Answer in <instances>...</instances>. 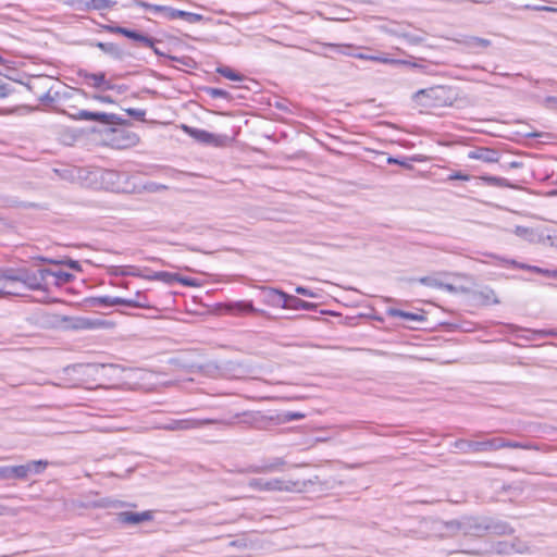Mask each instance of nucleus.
Returning a JSON list of instances; mask_svg holds the SVG:
<instances>
[{
    "label": "nucleus",
    "instance_id": "obj_1",
    "mask_svg": "<svg viewBox=\"0 0 557 557\" xmlns=\"http://www.w3.org/2000/svg\"><path fill=\"white\" fill-rule=\"evenodd\" d=\"M49 272L44 268H7L0 270V282L9 288L5 293L21 295L17 287L26 290L47 292L49 287Z\"/></svg>",
    "mask_w": 557,
    "mask_h": 557
},
{
    "label": "nucleus",
    "instance_id": "obj_2",
    "mask_svg": "<svg viewBox=\"0 0 557 557\" xmlns=\"http://www.w3.org/2000/svg\"><path fill=\"white\" fill-rule=\"evenodd\" d=\"M216 424H222L224 426H232L236 423L245 424L250 428L257 430H267L274 422V416H267L261 411H244L242 413H236L230 420H219Z\"/></svg>",
    "mask_w": 557,
    "mask_h": 557
},
{
    "label": "nucleus",
    "instance_id": "obj_3",
    "mask_svg": "<svg viewBox=\"0 0 557 557\" xmlns=\"http://www.w3.org/2000/svg\"><path fill=\"white\" fill-rule=\"evenodd\" d=\"M251 488L259 491H280V492H302L306 483L301 481H292L284 479H251L248 483Z\"/></svg>",
    "mask_w": 557,
    "mask_h": 557
},
{
    "label": "nucleus",
    "instance_id": "obj_4",
    "mask_svg": "<svg viewBox=\"0 0 557 557\" xmlns=\"http://www.w3.org/2000/svg\"><path fill=\"white\" fill-rule=\"evenodd\" d=\"M48 462L42 460L30 461L26 465L0 467V480H24L29 473H40Z\"/></svg>",
    "mask_w": 557,
    "mask_h": 557
},
{
    "label": "nucleus",
    "instance_id": "obj_5",
    "mask_svg": "<svg viewBox=\"0 0 557 557\" xmlns=\"http://www.w3.org/2000/svg\"><path fill=\"white\" fill-rule=\"evenodd\" d=\"M269 299L272 305L278 306L285 309L294 310H312L315 308V304L305 301L298 297L288 295L282 290L270 288Z\"/></svg>",
    "mask_w": 557,
    "mask_h": 557
},
{
    "label": "nucleus",
    "instance_id": "obj_6",
    "mask_svg": "<svg viewBox=\"0 0 557 557\" xmlns=\"http://www.w3.org/2000/svg\"><path fill=\"white\" fill-rule=\"evenodd\" d=\"M182 129L196 141L208 146L223 147L226 145L228 139L225 135L213 134L208 131L191 127L185 124L182 125Z\"/></svg>",
    "mask_w": 557,
    "mask_h": 557
},
{
    "label": "nucleus",
    "instance_id": "obj_7",
    "mask_svg": "<svg viewBox=\"0 0 557 557\" xmlns=\"http://www.w3.org/2000/svg\"><path fill=\"white\" fill-rule=\"evenodd\" d=\"M218 422V419L186 418L180 420H171L169 423L160 425L159 429L168 431H186L191 429H199L207 424H215Z\"/></svg>",
    "mask_w": 557,
    "mask_h": 557
},
{
    "label": "nucleus",
    "instance_id": "obj_8",
    "mask_svg": "<svg viewBox=\"0 0 557 557\" xmlns=\"http://www.w3.org/2000/svg\"><path fill=\"white\" fill-rule=\"evenodd\" d=\"M91 304L95 306L113 307V306H126L131 308L150 309L151 305L137 301L133 299H126L121 297L99 296L91 299Z\"/></svg>",
    "mask_w": 557,
    "mask_h": 557
},
{
    "label": "nucleus",
    "instance_id": "obj_9",
    "mask_svg": "<svg viewBox=\"0 0 557 557\" xmlns=\"http://www.w3.org/2000/svg\"><path fill=\"white\" fill-rule=\"evenodd\" d=\"M487 517L461 518V533L463 535L483 536L487 533Z\"/></svg>",
    "mask_w": 557,
    "mask_h": 557
},
{
    "label": "nucleus",
    "instance_id": "obj_10",
    "mask_svg": "<svg viewBox=\"0 0 557 557\" xmlns=\"http://www.w3.org/2000/svg\"><path fill=\"white\" fill-rule=\"evenodd\" d=\"M78 76L84 78L86 83L91 85L92 87L101 90H111L113 89V85L106 79V74L103 72L99 73H89L85 70H81L78 72Z\"/></svg>",
    "mask_w": 557,
    "mask_h": 557
},
{
    "label": "nucleus",
    "instance_id": "obj_11",
    "mask_svg": "<svg viewBox=\"0 0 557 557\" xmlns=\"http://www.w3.org/2000/svg\"><path fill=\"white\" fill-rule=\"evenodd\" d=\"M152 518L153 515L150 510L143 512L122 511L117 513V520L123 524H139L145 521H150Z\"/></svg>",
    "mask_w": 557,
    "mask_h": 557
},
{
    "label": "nucleus",
    "instance_id": "obj_12",
    "mask_svg": "<svg viewBox=\"0 0 557 557\" xmlns=\"http://www.w3.org/2000/svg\"><path fill=\"white\" fill-rule=\"evenodd\" d=\"M468 158L472 160H481L485 163H495L499 160V153L494 149L480 147L469 151Z\"/></svg>",
    "mask_w": 557,
    "mask_h": 557
},
{
    "label": "nucleus",
    "instance_id": "obj_13",
    "mask_svg": "<svg viewBox=\"0 0 557 557\" xmlns=\"http://www.w3.org/2000/svg\"><path fill=\"white\" fill-rule=\"evenodd\" d=\"M487 533L495 535H509L513 533V528L506 521L487 517Z\"/></svg>",
    "mask_w": 557,
    "mask_h": 557
},
{
    "label": "nucleus",
    "instance_id": "obj_14",
    "mask_svg": "<svg viewBox=\"0 0 557 557\" xmlns=\"http://www.w3.org/2000/svg\"><path fill=\"white\" fill-rule=\"evenodd\" d=\"M444 91L442 87L421 89L414 94L413 98L422 106H433L432 100L438 99Z\"/></svg>",
    "mask_w": 557,
    "mask_h": 557
},
{
    "label": "nucleus",
    "instance_id": "obj_15",
    "mask_svg": "<svg viewBox=\"0 0 557 557\" xmlns=\"http://www.w3.org/2000/svg\"><path fill=\"white\" fill-rule=\"evenodd\" d=\"M454 447L461 453H480L487 451V441L475 442V441H466L458 440L454 443Z\"/></svg>",
    "mask_w": 557,
    "mask_h": 557
},
{
    "label": "nucleus",
    "instance_id": "obj_16",
    "mask_svg": "<svg viewBox=\"0 0 557 557\" xmlns=\"http://www.w3.org/2000/svg\"><path fill=\"white\" fill-rule=\"evenodd\" d=\"M72 3L87 10H108L111 9L115 2L111 0H72Z\"/></svg>",
    "mask_w": 557,
    "mask_h": 557
},
{
    "label": "nucleus",
    "instance_id": "obj_17",
    "mask_svg": "<svg viewBox=\"0 0 557 557\" xmlns=\"http://www.w3.org/2000/svg\"><path fill=\"white\" fill-rule=\"evenodd\" d=\"M158 277H159L160 282H163L169 285H172L175 282H180L184 286H195L196 285V283L193 278L182 277L176 273L160 271V272H158Z\"/></svg>",
    "mask_w": 557,
    "mask_h": 557
},
{
    "label": "nucleus",
    "instance_id": "obj_18",
    "mask_svg": "<svg viewBox=\"0 0 557 557\" xmlns=\"http://www.w3.org/2000/svg\"><path fill=\"white\" fill-rule=\"evenodd\" d=\"M62 321L66 322V326L71 330H91L96 326V322L87 318H69L64 317Z\"/></svg>",
    "mask_w": 557,
    "mask_h": 557
},
{
    "label": "nucleus",
    "instance_id": "obj_19",
    "mask_svg": "<svg viewBox=\"0 0 557 557\" xmlns=\"http://www.w3.org/2000/svg\"><path fill=\"white\" fill-rule=\"evenodd\" d=\"M170 364L174 369H182L185 370L187 373H202L206 371L203 366L194 362L189 363L182 358L171 359Z\"/></svg>",
    "mask_w": 557,
    "mask_h": 557
},
{
    "label": "nucleus",
    "instance_id": "obj_20",
    "mask_svg": "<svg viewBox=\"0 0 557 557\" xmlns=\"http://www.w3.org/2000/svg\"><path fill=\"white\" fill-rule=\"evenodd\" d=\"M95 46L115 60L124 58V51L116 44L98 41Z\"/></svg>",
    "mask_w": 557,
    "mask_h": 557
},
{
    "label": "nucleus",
    "instance_id": "obj_21",
    "mask_svg": "<svg viewBox=\"0 0 557 557\" xmlns=\"http://www.w3.org/2000/svg\"><path fill=\"white\" fill-rule=\"evenodd\" d=\"M357 58L362 59V60H370V61H374V62H380V63H384V64L404 63V64H410L412 66H418L417 63H410V62H406V61L389 59V58L384 57V55H369V54L359 53V54H357Z\"/></svg>",
    "mask_w": 557,
    "mask_h": 557
},
{
    "label": "nucleus",
    "instance_id": "obj_22",
    "mask_svg": "<svg viewBox=\"0 0 557 557\" xmlns=\"http://www.w3.org/2000/svg\"><path fill=\"white\" fill-rule=\"evenodd\" d=\"M92 121L100 122L106 125L122 124L123 120L114 113L94 112Z\"/></svg>",
    "mask_w": 557,
    "mask_h": 557
},
{
    "label": "nucleus",
    "instance_id": "obj_23",
    "mask_svg": "<svg viewBox=\"0 0 557 557\" xmlns=\"http://www.w3.org/2000/svg\"><path fill=\"white\" fill-rule=\"evenodd\" d=\"M48 272L50 273L49 278L50 277L53 278V282H51V284L54 286H58V287L61 286L62 284L71 282L74 278V275L69 272L52 271L50 269H48ZM49 285H50V282H49Z\"/></svg>",
    "mask_w": 557,
    "mask_h": 557
},
{
    "label": "nucleus",
    "instance_id": "obj_24",
    "mask_svg": "<svg viewBox=\"0 0 557 557\" xmlns=\"http://www.w3.org/2000/svg\"><path fill=\"white\" fill-rule=\"evenodd\" d=\"M306 417L302 412L286 411L274 417L273 424L287 423L293 420H301Z\"/></svg>",
    "mask_w": 557,
    "mask_h": 557
},
{
    "label": "nucleus",
    "instance_id": "obj_25",
    "mask_svg": "<svg viewBox=\"0 0 557 557\" xmlns=\"http://www.w3.org/2000/svg\"><path fill=\"white\" fill-rule=\"evenodd\" d=\"M388 315L394 317V318H401V319L409 320V321H419L420 322V321L424 320L423 315H421V314L407 312V311H403L399 309H389Z\"/></svg>",
    "mask_w": 557,
    "mask_h": 557
},
{
    "label": "nucleus",
    "instance_id": "obj_26",
    "mask_svg": "<svg viewBox=\"0 0 557 557\" xmlns=\"http://www.w3.org/2000/svg\"><path fill=\"white\" fill-rule=\"evenodd\" d=\"M129 39L141 42L144 46L153 48V42L156 41L153 38L137 33L135 30L128 29L126 36Z\"/></svg>",
    "mask_w": 557,
    "mask_h": 557
},
{
    "label": "nucleus",
    "instance_id": "obj_27",
    "mask_svg": "<svg viewBox=\"0 0 557 557\" xmlns=\"http://www.w3.org/2000/svg\"><path fill=\"white\" fill-rule=\"evenodd\" d=\"M478 297L482 299V301L486 305L488 304H499V300L496 296V293L492 288H484L478 293Z\"/></svg>",
    "mask_w": 557,
    "mask_h": 557
},
{
    "label": "nucleus",
    "instance_id": "obj_28",
    "mask_svg": "<svg viewBox=\"0 0 557 557\" xmlns=\"http://www.w3.org/2000/svg\"><path fill=\"white\" fill-rule=\"evenodd\" d=\"M466 47L473 48H487L491 45V41L485 38L480 37H469L465 40Z\"/></svg>",
    "mask_w": 557,
    "mask_h": 557
},
{
    "label": "nucleus",
    "instance_id": "obj_29",
    "mask_svg": "<svg viewBox=\"0 0 557 557\" xmlns=\"http://www.w3.org/2000/svg\"><path fill=\"white\" fill-rule=\"evenodd\" d=\"M131 7L143 8V9L152 11L154 13H161V11L163 10V5L152 4V3L146 2L144 0H132Z\"/></svg>",
    "mask_w": 557,
    "mask_h": 557
},
{
    "label": "nucleus",
    "instance_id": "obj_30",
    "mask_svg": "<svg viewBox=\"0 0 557 557\" xmlns=\"http://www.w3.org/2000/svg\"><path fill=\"white\" fill-rule=\"evenodd\" d=\"M216 72L227 79L235 81V82L243 81V76L239 73H236L234 70H232L228 66L218 67Z\"/></svg>",
    "mask_w": 557,
    "mask_h": 557
},
{
    "label": "nucleus",
    "instance_id": "obj_31",
    "mask_svg": "<svg viewBox=\"0 0 557 557\" xmlns=\"http://www.w3.org/2000/svg\"><path fill=\"white\" fill-rule=\"evenodd\" d=\"M58 96H59V92L58 91L52 92V88L49 87L46 91L38 95L37 98L41 103L50 104L57 100Z\"/></svg>",
    "mask_w": 557,
    "mask_h": 557
},
{
    "label": "nucleus",
    "instance_id": "obj_32",
    "mask_svg": "<svg viewBox=\"0 0 557 557\" xmlns=\"http://www.w3.org/2000/svg\"><path fill=\"white\" fill-rule=\"evenodd\" d=\"M177 18H183V20L187 21L188 23H198V22L202 21L203 17L201 14L178 10Z\"/></svg>",
    "mask_w": 557,
    "mask_h": 557
},
{
    "label": "nucleus",
    "instance_id": "obj_33",
    "mask_svg": "<svg viewBox=\"0 0 557 557\" xmlns=\"http://www.w3.org/2000/svg\"><path fill=\"white\" fill-rule=\"evenodd\" d=\"M285 465V460L283 458H275L270 465L263 466L260 469H256V472H271L274 471Z\"/></svg>",
    "mask_w": 557,
    "mask_h": 557
},
{
    "label": "nucleus",
    "instance_id": "obj_34",
    "mask_svg": "<svg viewBox=\"0 0 557 557\" xmlns=\"http://www.w3.org/2000/svg\"><path fill=\"white\" fill-rule=\"evenodd\" d=\"M506 441L507 440L502 437L487 440V450H497L500 448H506Z\"/></svg>",
    "mask_w": 557,
    "mask_h": 557
},
{
    "label": "nucleus",
    "instance_id": "obj_35",
    "mask_svg": "<svg viewBox=\"0 0 557 557\" xmlns=\"http://www.w3.org/2000/svg\"><path fill=\"white\" fill-rule=\"evenodd\" d=\"M513 233L517 236L525 238L528 240H532L533 236H534L533 231L531 228H528V227H524V226H516Z\"/></svg>",
    "mask_w": 557,
    "mask_h": 557
},
{
    "label": "nucleus",
    "instance_id": "obj_36",
    "mask_svg": "<svg viewBox=\"0 0 557 557\" xmlns=\"http://www.w3.org/2000/svg\"><path fill=\"white\" fill-rule=\"evenodd\" d=\"M445 528L450 534L461 533V519L445 522Z\"/></svg>",
    "mask_w": 557,
    "mask_h": 557
},
{
    "label": "nucleus",
    "instance_id": "obj_37",
    "mask_svg": "<svg viewBox=\"0 0 557 557\" xmlns=\"http://www.w3.org/2000/svg\"><path fill=\"white\" fill-rule=\"evenodd\" d=\"M207 94L212 98H223L228 99L230 94L226 90L219 89V88H207Z\"/></svg>",
    "mask_w": 557,
    "mask_h": 557
},
{
    "label": "nucleus",
    "instance_id": "obj_38",
    "mask_svg": "<svg viewBox=\"0 0 557 557\" xmlns=\"http://www.w3.org/2000/svg\"><path fill=\"white\" fill-rule=\"evenodd\" d=\"M94 112L87 111V110H78L76 113L71 114V117L73 120H86V121H92Z\"/></svg>",
    "mask_w": 557,
    "mask_h": 557
},
{
    "label": "nucleus",
    "instance_id": "obj_39",
    "mask_svg": "<svg viewBox=\"0 0 557 557\" xmlns=\"http://www.w3.org/2000/svg\"><path fill=\"white\" fill-rule=\"evenodd\" d=\"M121 274L122 275H132V276H136V277L144 276V273L138 268H136L134 265L124 267L121 271Z\"/></svg>",
    "mask_w": 557,
    "mask_h": 557
},
{
    "label": "nucleus",
    "instance_id": "obj_40",
    "mask_svg": "<svg viewBox=\"0 0 557 557\" xmlns=\"http://www.w3.org/2000/svg\"><path fill=\"white\" fill-rule=\"evenodd\" d=\"M532 272L545 275L547 277H557V270H548V269H543V268L534 265L532 268Z\"/></svg>",
    "mask_w": 557,
    "mask_h": 557
},
{
    "label": "nucleus",
    "instance_id": "obj_41",
    "mask_svg": "<svg viewBox=\"0 0 557 557\" xmlns=\"http://www.w3.org/2000/svg\"><path fill=\"white\" fill-rule=\"evenodd\" d=\"M419 282L423 285H426V286H430V287H435V288H438L440 287V282L437 278L435 277H432V276H423L421 278H419Z\"/></svg>",
    "mask_w": 557,
    "mask_h": 557
},
{
    "label": "nucleus",
    "instance_id": "obj_42",
    "mask_svg": "<svg viewBox=\"0 0 557 557\" xmlns=\"http://www.w3.org/2000/svg\"><path fill=\"white\" fill-rule=\"evenodd\" d=\"M177 11H178L177 9L163 5V10L161 11V13L168 20H176L177 18Z\"/></svg>",
    "mask_w": 557,
    "mask_h": 557
},
{
    "label": "nucleus",
    "instance_id": "obj_43",
    "mask_svg": "<svg viewBox=\"0 0 557 557\" xmlns=\"http://www.w3.org/2000/svg\"><path fill=\"white\" fill-rule=\"evenodd\" d=\"M125 112L129 115V116H133L137 120H144L145 119V115H146V111L143 110V109H133V108H129V109H125Z\"/></svg>",
    "mask_w": 557,
    "mask_h": 557
},
{
    "label": "nucleus",
    "instance_id": "obj_44",
    "mask_svg": "<svg viewBox=\"0 0 557 557\" xmlns=\"http://www.w3.org/2000/svg\"><path fill=\"white\" fill-rule=\"evenodd\" d=\"M387 163L388 164H398V165H401L404 168L411 169V164L408 161L399 160V159L394 158V157H388L387 158Z\"/></svg>",
    "mask_w": 557,
    "mask_h": 557
},
{
    "label": "nucleus",
    "instance_id": "obj_45",
    "mask_svg": "<svg viewBox=\"0 0 557 557\" xmlns=\"http://www.w3.org/2000/svg\"><path fill=\"white\" fill-rule=\"evenodd\" d=\"M173 61H176L185 66H189L191 67L193 64H194V61L193 59L188 58V57H183V58H177V57H170Z\"/></svg>",
    "mask_w": 557,
    "mask_h": 557
},
{
    "label": "nucleus",
    "instance_id": "obj_46",
    "mask_svg": "<svg viewBox=\"0 0 557 557\" xmlns=\"http://www.w3.org/2000/svg\"><path fill=\"white\" fill-rule=\"evenodd\" d=\"M296 293L300 294V295H304V296H307V297H311V298L317 297L315 293H313L312 290L307 289V288H305L302 286L296 287Z\"/></svg>",
    "mask_w": 557,
    "mask_h": 557
},
{
    "label": "nucleus",
    "instance_id": "obj_47",
    "mask_svg": "<svg viewBox=\"0 0 557 557\" xmlns=\"http://www.w3.org/2000/svg\"><path fill=\"white\" fill-rule=\"evenodd\" d=\"M106 176H107V180L114 183V178H116L117 181H120L121 178L123 177H126L125 174H120V173H116L114 171H109L106 173Z\"/></svg>",
    "mask_w": 557,
    "mask_h": 557
},
{
    "label": "nucleus",
    "instance_id": "obj_48",
    "mask_svg": "<svg viewBox=\"0 0 557 557\" xmlns=\"http://www.w3.org/2000/svg\"><path fill=\"white\" fill-rule=\"evenodd\" d=\"M506 448H521V449H528L529 446L528 445H524L522 443H519V442H513V441H506Z\"/></svg>",
    "mask_w": 557,
    "mask_h": 557
},
{
    "label": "nucleus",
    "instance_id": "obj_49",
    "mask_svg": "<svg viewBox=\"0 0 557 557\" xmlns=\"http://www.w3.org/2000/svg\"><path fill=\"white\" fill-rule=\"evenodd\" d=\"M92 99H95L99 102H103V103H113L114 102L110 96H104V95H94Z\"/></svg>",
    "mask_w": 557,
    "mask_h": 557
},
{
    "label": "nucleus",
    "instance_id": "obj_50",
    "mask_svg": "<svg viewBox=\"0 0 557 557\" xmlns=\"http://www.w3.org/2000/svg\"><path fill=\"white\" fill-rule=\"evenodd\" d=\"M449 180H460V181H468L469 180V175L467 174H463L461 172H456L451 175H449L448 177Z\"/></svg>",
    "mask_w": 557,
    "mask_h": 557
},
{
    "label": "nucleus",
    "instance_id": "obj_51",
    "mask_svg": "<svg viewBox=\"0 0 557 557\" xmlns=\"http://www.w3.org/2000/svg\"><path fill=\"white\" fill-rule=\"evenodd\" d=\"M164 188H165V186L157 185L154 183H150V184L145 186V189H147L148 191H157L159 189H164Z\"/></svg>",
    "mask_w": 557,
    "mask_h": 557
},
{
    "label": "nucleus",
    "instance_id": "obj_52",
    "mask_svg": "<svg viewBox=\"0 0 557 557\" xmlns=\"http://www.w3.org/2000/svg\"><path fill=\"white\" fill-rule=\"evenodd\" d=\"M438 288H442V289H445L449 293H455L456 292V287L451 284H447V283H443V282H440V287Z\"/></svg>",
    "mask_w": 557,
    "mask_h": 557
},
{
    "label": "nucleus",
    "instance_id": "obj_53",
    "mask_svg": "<svg viewBox=\"0 0 557 557\" xmlns=\"http://www.w3.org/2000/svg\"><path fill=\"white\" fill-rule=\"evenodd\" d=\"M110 30L114 32V33H117V34H121L123 36H126L128 28L115 26V27H110Z\"/></svg>",
    "mask_w": 557,
    "mask_h": 557
},
{
    "label": "nucleus",
    "instance_id": "obj_54",
    "mask_svg": "<svg viewBox=\"0 0 557 557\" xmlns=\"http://www.w3.org/2000/svg\"><path fill=\"white\" fill-rule=\"evenodd\" d=\"M325 47H330V48H333V49H337L341 53H343V54H347V52L345 51V49H347L348 47H343V46H339V45H333V44H327V45H325Z\"/></svg>",
    "mask_w": 557,
    "mask_h": 557
},
{
    "label": "nucleus",
    "instance_id": "obj_55",
    "mask_svg": "<svg viewBox=\"0 0 557 557\" xmlns=\"http://www.w3.org/2000/svg\"><path fill=\"white\" fill-rule=\"evenodd\" d=\"M141 277L149 280V281H159L158 272H151L150 274H144V276H141Z\"/></svg>",
    "mask_w": 557,
    "mask_h": 557
},
{
    "label": "nucleus",
    "instance_id": "obj_56",
    "mask_svg": "<svg viewBox=\"0 0 557 557\" xmlns=\"http://www.w3.org/2000/svg\"><path fill=\"white\" fill-rule=\"evenodd\" d=\"M132 299H133V300H137V301H144V302L149 304V302L147 301V298H146V296L144 295V293H143V292H137V293H136V295H135V298H132Z\"/></svg>",
    "mask_w": 557,
    "mask_h": 557
},
{
    "label": "nucleus",
    "instance_id": "obj_57",
    "mask_svg": "<svg viewBox=\"0 0 557 557\" xmlns=\"http://www.w3.org/2000/svg\"><path fill=\"white\" fill-rule=\"evenodd\" d=\"M502 261L505 263V264H508V265H511L513 268H517L519 269V264L520 262L516 261V260H506V259H502Z\"/></svg>",
    "mask_w": 557,
    "mask_h": 557
},
{
    "label": "nucleus",
    "instance_id": "obj_58",
    "mask_svg": "<svg viewBox=\"0 0 557 557\" xmlns=\"http://www.w3.org/2000/svg\"><path fill=\"white\" fill-rule=\"evenodd\" d=\"M66 264L71 269H74V270H79L81 269L78 261H75V260H69Z\"/></svg>",
    "mask_w": 557,
    "mask_h": 557
},
{
    "label": "nucleus",
    "instance_id": "obj_59",
    "mask_svg": "<svg viewBox=\"0 0 557 557\" xmlns=\"http://www.w3.org/2000/svg\"><path fill=\"white\" fill-rule=\"evenodd\" d=\"M533 267H534V265H530V264L521 263V262H520V264H519V269H521V270H527V271H530V272H532V268H533Z\"/></svg>",
    "mask_w": 557,
    "mask_h": 557
},
{
    "label": "nucleus",
    "instance_id": "obj_60",
    "mask_svg": "<svg viewBox=\"0 0 557 557\" xmlns=\"http://www.w3.org/2000/svg\"><path fill=\"white\" fill-rule=\"evenodd\" d=\"M9 511L10 509L7 506L0 504V516L8 515Z\"/></svg>",
    "mask_w": 557,
    "mask_h": 557
},
{
    "label": "nucleus",
    "instance_id": "obj_61",
    "mask_svg": "<svg viewBox=\"0 0 557 557\" xmlns=\"http://www.w3.org/2000/svg\"><path fill=\"white\" fill-rule=\"evenodd\" d=\"M545 102H546V103H555V104H557V97H552V96H549V97H547V98L545 99Z\"/></svg>",
    "mask_w": 557,
    "mask_h": 557
},
{
    "label": "nucleus",
    "instance_id": "obj_62",
    "mask_svg": "<svg viewBox=\"0 0 557 557\" xmlns=\"http://www.w3.org/2000/svg\"><path fill=\"white\" fill-rule=\"evenodd\" d=\"M240 307H243L244 310H247V311H253V307L251 304H247V305H239Z\"/></svg>",
    "mask_w": 557,
    "mask_h": 557
},
{
    "label": "nucleus",
    "instance_id": "obj_63",
    "mask_svg": "<svg viewBox=\"0 0 557 557\" xmlns=\"http://www.w3.org/2000/svg\"><path fill=\"white\" fill-rule=\"evenodd\" d=\"M546 335H549V336H557V331L556 330H549L547 332H545Z\"/></svg>",
    "mask_w": 557,
    "mask_h": 557
},
{
    "label": "nucleus",
    "instance_id": "obj_64",
    "mask_svg": "<svg viewBox=\"0 0 557 557\" xmlns=\"http://www.w3.org/2000/svg\"><path fill=\"white\" fill-rule=\"evenodd\" d=\"M113 188H114L115 190H117V191H120V190H122V191H127V188H126V187H123V186H121V185H116V186H114Z\"/></svg>",
    "mask_w": 557,
    "mask_h": 557
}]
</instances>
